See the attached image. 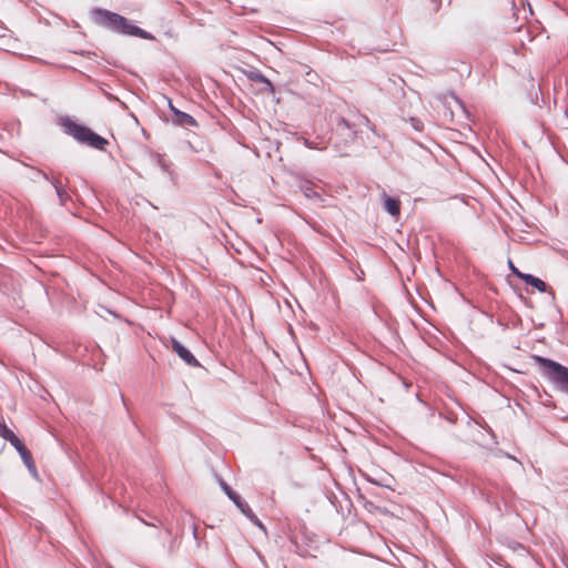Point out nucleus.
Instances as JSON below:
<instances>
[{"instance_id":"nucleus-3","label":"nucleus","mask_w":568,"mask_h":568,"mask_svg":"<svg viewBox=\"0 0 568 568\" xmlns=\"http://www.w3.org/2000/svg\"><path fill=\"white\" fill-rule=\"evenodd\" d=\"M532 359L542 368L546 377L568 393V367L539 355H534Z\"/></svg>"},{"instance_id":"nucleus-13","label":"nucleus","mask_w":568,"mask_h":568,"mask_svg":"<svg viewBox=\"0 0 568 568\" xmlns=\"http://www.w3.org/2000/svg\"><path fill=\"white\" fill-rule=\"evenodd\" d=\"M243 514L253 519L254 515L252 514V509L250 506L242 501V507H239Z\"/></svg>"},{"instance_id":"nucleus-6","label":"nucleus","mask_w":568,"mask_h":568,"mask_svg":"<svg viewBox=\"0 0 568 568\" xmlns=\"http://www.w3.org/2000/svg\"><path fill=\"white\" fill-rule=\"evenodd\" d=\"M11 445L18 450V453L20 454L26 466L30 470H34L36 466H34L32 455L29 452V449L26 447V445L18 437L14 438V440H12Z\"/></svg>"},{"instance_id":"nucleus-1","label":"nucleus","mask_w":568,"mask_h":568,"mask_svg":"<svg viewBox=\"0 0 568 568\" xmlns=\"http://www.w3.org/2000/svg\"><path fill=\"white\" fill-rule=\"evenodd\" d=\"M91 19L94 24L118 33L133 36L146 40L153 39L149 32L132 24L126 18L106 9H93L91 11Z\"/></svg>"},{"instance_id":"nucleus-14","label":"nucleus","mask_w":568,"mask_h":568,"mask_svg":"<svg viewBox=\"0 0 568 568\" xmlns=\"http://www.w3.org/2000/svg\"><path fill=\"white\" fill-rule=\"evenodd\" d=\"M257 79L260 82L264 83L272 93L274 92V87L268 79H266L264 75H258Z\"/></svg>"},{"instance_id":"nucleus-7","label":"nucleus","mask_w":568,"mask_h":568,"mask_svg":"<svg viewBox=\"0 0 568 568\" xmlns=\"http://www.w3.org/2000/svg\"><path fill=\"white\" fill-rule=\"evenodd\" d=\"M11 445L18 450V453L20 454L26 466L30 470H34L36 466H34L32 455L29 452V449L26 447V445L18 437L14 438V440H12Z\"/></svg>"},{"instance_id":"nucleus-10","label":"nucleus","mask_w":568,"mask_h":568,"mask_svg":"<svg viewBox=\"0 0 568 568\" xmlns=\"http://www.w3.org/2000/svg\"><path fill=\"white\" fill-rule=\"evenodd\" d=\"M301 190L307 199L322 200L320 192L316 190V186L311 182H305L302 184Z\"/></svg>"},{"instance_id":"nucleus-8","label":"nucleus","mask_w":568,"mask_h":568,"mask_svg":"<svg viewBox=\"0 0 568 568\" xmlns=\"http://www.w3.org/2000/svg\"><path fill=\"white\" fill-rule=\"evenodd\" d=\"M170 109L174 114V122L176 124L182 125V126H197V122L192 115L178 110L171 103H170Z\"/></svg>"},{"instance_id":"nucleus-5","label":"nucleus","mask_w":568,"mask_h":568,"mask_svg":"<svg viewBox=\"0 0 568 568\" xmlns=\"http://www.w3.org/2000/svg\"><path fill=\"white\" fill-rule=\"evenodd\" d=\"M510 267L513 270V272L519 277L521 278L526 284L528 285H531L534 286L535 288H537L539 292L544 293L547 291V284L538 278V277H535L530 274H525V273H521L519 272L514 265L513 263L510 262Z\"/></svg>"},{"instance_id":"nucleus-11","label":"nucleus","mask_w":568,"mask_h":568,"mask_svg":"<svg viewBox=\"0 0 568 568\" xmlns=\"http://www.w3.org/2000/svg\"><path fill=\"white\" fill-rule=\"evenodd\" d=\"M0 437L10 442V444L12 443V440H14V438H17L14 433L2 423H0Z\"/></svg>"},{"instance_id":"nucleus-12","label":"nucleus","mask_w":568,"mask_h":568,"mask_svg":"<svg viewBox=\"0 0 568 568\" xmlns=\"http://www.w3.org/2000/svg\"><path fill=\"white\" fill-rule=\"evenodd\" d=\"M223 489H224V491L226 493V495L230 497V499H232V500L235 503V505H236L237 507H242V499H241V497H240L235 491H233V490H232L227 485H225V484L223 485Z\"/></svg>"},{"instance_id":"nucleus-15","label":"nucleus","mask_w":568,"mask_h":568,"mask_svg":"<svg viewBox=\"0 0 568 568\" xmlns=\"http://www.w3.org/2000/svg\"><path fill=\"white\" fill-rule=\"evenodd\" d=\"M410 123L414 126V129L417 131H422L424 128L423 122L419 121L418 119L412 118Z\"/></svg>"},{"instance_id":"nucleus-16","label":"nucleus","mask_w":568,"mask_h":568,"mask_svg":"<svg viewBox=\"0 0 568 568\" xmlns=\"http://www.w3.org/2000/svg\"><path fill=\"white\" fill-rule=\"evenodd\" d=\"M55 189H57V193H58V195H59L60 197H62V191H61V189H60L59 186H55Z\"/></svg>"},{"instance_id":"nucleus-4","label":"nucleus","mask_w":568,"mask_h":568,"mask_svg":"<svg viewBox=\"0 0 568 568\" xmlns=\"http://www.w3.org/2000/svg\"><path fill=\"white\" fill-rule=\"evenodd\" d=\"M172 349L178 354V356L184 361L189 366L197 367L200 366L199 361L195 356L184 347L178 339L172 338L171 341Z\"/></svg>"},{"instance_id":"nucleus-2","label":"nucleus","mask_w":568,"mask_h":568,"mask_svg":"<svg viewBox=\"0 0 568 568\" xmlns=\"http://www.w3.org/2000/svg\"><path fill=\"white\" fill-rule=\"evenodd\" d=\"M65 132L72 135L78 142L88 144L98 150H104L109 144L108 140L94 133L91 129L78 124L71 120L64 122Z\"/></svg>"},{"instance_id":"nucleus-9","label":"nucleus","mask_w":568,"mask_h":568,"mask_svg":"<svg viewBox=\"0 0 568 568\" xmlns=\"http://www.w3.org/2000/svg\"><path fill=\"white\" fill-rule=\"evenodd\" d=\"M384 207L393 216H397L400 213V202L397 199L384 195Z\"/></svg>"}]
</instances>
